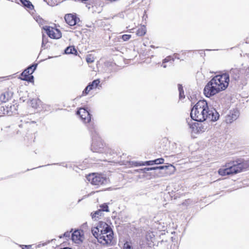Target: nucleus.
<instances>
[{"mask_svg": "<svg viewBox=\"0 0 249 249\" xmlns=\"http://www.w3.org/2000/svg\"><path fill=\"white\" fill-rule=\"evenodd\" d=\"M190 115L192 119L197 122H203L207 119L215 121L219 117L214 109L209 110L207 103L205 100L199 101L192 108Z\"/></svg>", "mask_w": 249, "mask_h": 249, "instance_id": "f257e3e1", "label": "nucleus"}, {"mask_svg": "<svg viewBox=\"0 0 249 249\" xmlns=\"http://www.w3.org/2000/svg\"><path fill=\"white\" fill-rule=\"evenodd\" d=\"M229 81V75L227 73L215 76L204 88V95L210 97L224 90L228 87Z\"/></svg>", "mask_w": 249, "mask_h": 249, "instance_id": "f03ea898", "label": "nucleus"}, {"mask_svg": "<svg viewBox=\"0 0 249 249\" xmlns=\"http://www.w3.org/2000/svg\"><path fill=\"white\" fill-rule=\"evenodd\" d=\"M225 169H219L218 174L222 176L230 175L234 174H237L241 172L243 170L247 169L248 165L246 162H238V161H233L232 163H227Z\"/></svg>", "mask_w": 249, "mask_h": 249, "instance_id": "7ed1b4c3", "label": "nucleus"}, {"mask_svg": "<svg viewBox=\"0 0 249 249\" xmlns=\"http://www.w3.org/2000/svg\"><path fill=\"white\" fill-rule=\"evenodd\" d=\"M103 230L100 233L98 242L103 245L110 244L113 238V232L111 228L106 223L103 222Z\"/></svg>", "mask_w": 249, "mask_h": 249, "instance_id": "20e7f679", "label": "nucleus"}, {"mask_svg": "<svg viewBox=\"0 0 249 249\" xmlns=\"http://www.w3.org/2000/svg\"><path fill=\"white\" fill-rule=\"evenodd\" d=\"M87 178L93 185L100 186L106 184L108 182V180L106 177L101 174L96 173L89 175L87 177Z\"/></svg>", "mask_w": 249, "mask_h": 249, "instance_id": "39448f33", "label": "nucleus"}, {"mask_svg": "<svg viewBox=\"0 0 249 249\" xmlns=\"http://www.w3.org/2000/svg\"><path fill=\"white\" fill-rule=\"evenodd\" d=\"M36 68V66L35 65L28 67L22 72L21 75L23 77H21L20 79L24 81L32 82L33 80L34 77L31 74L33 73Z\"/></svg>", "mask_w": 249, "mask_h": 249, "instance_id": "423d86ee", "label": "nucleus"}, {"mask_svg": "<svg viewBox=\"0 0 249 249\" xmlns=\"http://www.w3.org/2000/svg\"><path fill=\"white\" fill-rule=\"evenodd\" d=\"M43 29L46 31L48 36L52 38L58 39L61 37L60 31L57 29L46 26L43 27Z\"/></svg>", "mask_w": 249, "mask_h": 249, "instance_id": "0eeeda50", "label": "nucleus"}, {"mask_svg": "<svg viewBox=\"0 0 249 249\" xmlns=\"http://www.w3.org/2000/svg\"><path fill=\"white\" fill-rule=\"evenodd\" d=\"M239 115V111L237 110L234 109L230 111L229 114L227 115L225 121L227 123L231 124L238 118Z\"/></svg>", "mask_w": 249, "mask_h": 249, "instance_id": "6e6552de", "label": "nucleus"}, {"mask_svg": "<svg viewBox=\"0 0 249 249\" xmlns=\"http://www.w3.org/2000/svg\"><path fill=\"white\" fill-rule=\"evenodd\" d=\"M77 114L79 115L81 119L85 123H88L90 120V116L89 112L85 108H81L77 112Z\"/></svg>", "mask_w": 249, "mask_h": 249, "instance_id": "1a4fd4ad", "label": "nucleus"}, {"mask_svg": "<svg viewBox=\"0 0 249 249\" xmlns=\"http://www.w3.org/2000/svg\"><path fill=\"white\" fill-rule=\"evenodd\" d=\"M191 127L195 133H202L205 131L207 129V124L201 123H195L192 125Z\"/></svg>", "mask_w": 249, "mask_h": 249, "instance_id": "9d476101", "label": "nucleus"}, {"mask_svg": "<svg viewBox=\"0 0 249 249\" xmlns=\"http://www.w3.org/2000/svg\"><path fill=\"white\" fill-rule=\"evenodd\" d=\"M65 20L69 25L74 26L79 20V19L75 15L69 14L65 15Z\"/></svg>", "mask_w": 249, "mask_h": 249, "instance_id": "9b49d317", "label": "nucleus"}, {"mask_svg": "<svg viewBox=\"0 0 249 249\" xmlns=\"http://www.w3.org/2000/svg\"><path fill=\"white\" fill-rule=\"evenodd\" d=\"M83 235L82 231L75 230L71 235V239L74 242L78 243L82 241Z\"/></svg>", "mask_w": 249, "mask_h": 249, "instance_id": "f8f14e48", "label": "nucleus"}, {"mask_svg": "<svg viewBox=\"0 0 249 249\" xmlns=\"http://www.w3.org/2000/svg\"><path fill=\"white\" fill-rule=\"evenodd\" d=\"M102 223L103 222H101L97 227L93 228L91 230L93 235L97 238L98 240L100 236V233L102 232V231L104 229L103 228V225H102Z\"/></svg>", "mask_w": 249, "mask_h": 249, "instance_id": "ddd939ff", "label": "nucleus"}, {"mask_svg": "<svg viewBox=\"0 0 249 249\" xmlns=\"http://www.w3.org/2000/svg\"><path fill=\"white\" fill-rule=\"evenodd\" d=\"M11 98V95L9 92H5L2 94L0 96V100L2 102H6L8 101Z\"/></svg>", "mask_w": 249, "mask_h": 249, "instance_id": "4468645a", "label": "nucleus"}, {"mask_svg": "<svg viewBox=\"0 0 249 249\" xmlns=\"http://www.w3.org/2000/svg\"><path fill=\"white\" fill-rule=\"evenodd\" d=\"M22 4L29 9H33L34 6L32 3L28 0H20Z\"/></svg>", "mask_w": 249, "mask_h": 249, "instance_id": "2eb2a0df", "label": "nucleus"}, {"mask_svg": "<svg viewBox=\"0 0 249 249\" xmlns=\"http://www.w3.org/2000/svg\"><path fill=\"white\" fill-rule=\"evenodd\" d=\"M146 33V28L145 26H141L137 31L136 34L138 36H143Z\"/></svg>", "mask_w": 249, "mask_h": 249, "instance_id": "dca6fc26", "label": "nucleus"}, {"mask_svg": "<svg viewBox=\"0 0 249 249\" xmlns=\"http://www.w3.org/2000/svg\"><path fill=\"white\" fill-rule=\"evenodd\" d=\"M155 163L154 160L146 161L144 162H136V166L152 165Z\"/></svg>", "mask_w": 249, "mask_h": 249, "instance_id": "f3484780", "label": "nucleus"}, {"mask_svg": "<svg viewBox=\"0 0 249 249\" xmlns=\"http://www.w3.org/2000/svg\"><path fill=\"white\" fill-rule=\"evenodd\" d=\"M65 52L67 54H73V53H75V52H76V51L75 50V49H74V48L73 47L70 46V47H67L66 49Z\"/></svg>", "mask_w": 249, "mask_h": 249, "instance_id": "a211bd4d", "label": "nucleus"}, {"mask_svg": "<svg viewBox=\"0 0 249 249\" xmlns=\"http://www.w3.org/2000/svg\"><path fill=\"white\" fill-rule=\"evenodd\" d=\"M99 83L100 80L99 79H96L94 80L91 84H89L88 86H90L91 89H92L94 88H96Z\"/></svg>", "mask_w": 249, "mask_h": 249, "instance_id": "6ab92c4d", "label": "nucleus"}, {"mask_svg": "<svg viewBox=\"0 0 249 249\" xmlns=\"http://www.w3.org/2000/svg\"><path fill=\"white\" fill-rule=\"evenodd\" d=\"M178 90L179 92V98L182 99L184 98V91L183 90L182 87L179 85L178 86Z\"/></svg>", "mask_w": 249, "mask_h": 249, "instance_id": "aec40b11", "label": "nucleus"}, {"mask_svg": "<svg viewBox=\"0 0 249 249\" xmlns=\"http://www.w3.org/2000/svg\"><path fill=\"white\" fill-rule=\"evenodd\" d=\"M164 160L162 158H159L154 160L155 164H160L164 163Z\"/></svg>", "mask_w": 249, "mask_h": 249, "instance_id": "412c9836", "label": "nucleus"}, {"mask_svg": "<svg viewBox=\"0 0 249 249\" xmlns=\"http://www.w3.org/2000/svg\"><path fill=\"white\" fill-rule=\"evenodd\" d=\"M101 213H102L101 210L97 211L95 212L94 213L92 214V218L98 217V215H100L101 214Z\"/></svg>", "mask_w": 249, "mask_h": 249, "instance_id": "4be33fe9", "label": "nucleus"}, {"mask_svg": "<svg viewBox=\"0 0 249 249\" xmlns=\"http://www.w3.org/2000/svg\"><path fill=\"white\" fill-rule=\"evenodd\" d=\"M131 37L130 35H124L122 36V38L124 41H127Z\"/></svg>", "mask_w": 249, "mask_h": 249, "instance_id": "5701e85b", "label": "nucleus"}, {"mask_svg": "<svg viewBox=\"0 0 249 249\" xmlns=\"http://www.w3.org/2000/svg\"><path fill=\"white\" fill-rule=\"evenodd\" d=\"M71 231L65 232L63 235L60 236L59 237L62 238V237H65L66 238H69L71 236Z\"/></svg>", "mask_w": 249, "mask_h": 249, "instance_id": "b1692460", "label": "nucleus"}, {"mask_svg": "<svg viewBox=\"0 0 249 249\" xmlns=\"http://www.w3.org/2000/svg\"><path fill=\"white\" fill-rule=\"evenodd\" d=\"M101 207L103 211L109 212V210L108 209V206L106 204H104L102 205Z\"/></svg>", "mask_w": 249, "mask_h": 249, "instance_id": "393cba45", "label": "nucleus"}, {"mask_svg": "<svg viewBox=\"0 0 249 249\" xmlns=\"http://www.w3.org/2000/svg\"><path fill=\"white\" fill-rule=\"evenodd\" d=\"M168 166H157V167H153L154 169V170H157V169H160V170H161V169H167L168 168Z\"/></svg>", "mask_w": 249, "mask_h": 249, "instance_id": "a878e982", "label": "nucleus"}, {"mask_svg": "<svg viewBox=\"0 0 249 249\" xmlns=\"http://www.w3.org/2000/svg\"><path fill=\"white\" fill-rule=\"evenodd\" d=\"M90 90H91V88L90 87V86H88L86 88L85 90L83 91V94L85 93V94H87Z\"/></svg>", "mask_w": 249, "mask_h": 249, "instance_id": "bb28decb", "label": "nucleus"}, {"mask_svg": "<svg viewBox=\"0 0 249 249\" xmlns=\"http://www.w3.org/2000/svg\"><path fill=\"white\" fill-rule=\"evenodd\" d=\"M154 169L153 167H149V168H144L143 169H141V170L143 172V173H146V171H150V170H154Z\"/></svg>", "mask_w": 249, "mask_h": 249, "instance_id": "cd10ccee", "label": "nucleus"}, {"mask_svg": "<svg viewBox=\"0 0 249 249\" xmlns=\"http://www.w3.org/2000/svg\"><path fill=\"white\" fill-rule=\"evenodd\" d=\"M86 60L88 63H92L94 61V59L90 56L87 57Z\"/></svg>", "mask_w": 249, "mask_h": 249, "instance_id": "c85d7f7f", "label": "nucleus"}, {"mask_svg": "<svg viewBox=\"0 0 249 249\" xmlns=\"http://www.w3.org/2000/svg\"><path fill=\"white\" fill-rule=\"evenodd\" d=\"M124 249H133V248L128 243H125L124 244Z\"/></svg>", "mask_w": 249, "mask_h": 249, "instance_id": "c756f323", "label": "nucleus"}, {"mask_svg": "<svg viewBox=\"0 0 249 249\" xmlns=\"http://www.w3.org/2000/svg\"><path fill=\"white\" fill-rule=\"evenodd\" d=\"M47 40L46 39H45V36L44 35L42 36V46L44 45L45 44L47 43Z\"/></svg>", "mask_w": 249, "mask_h": 249, "instance_id": "7c9ffc66", "label": "nucleus"}, {"mask_svg": "<svg viewBox=\"0 0 249 249\" xmlns=\"http://www.w3.org/2000/svg\"><path fill=\"white\" fill-rule=\"evenodd\" d=\"M22 249H32L31 246H23Z\"/></svg>", "mask_w": 249, "mask_h": 249, "instance_id": "2f4dec72", "label": "nucleus"}, {"mask_svg": "<svg viewBox=\"0 0 249 249\" xmlns=\"http://www.w3.org/2000/svg\"><path fill=\"white\" fill-rule=\"evenodd\" d=\"M92 146L95 149V150H96L97 152H101V150L97 149V148L96 147V146H97V145H96V144L95 142L93 143Z\"/></svg>", "mask_w": 249, "mask_h": 249, "instance_id": "473e14b6", "label": "nucleus"}, {"mask_svg": "<svg viewBox=\"0 0 249 249\" xmlns=\"http://www.w3.org/2000/svg\"><path fill=\"white\" fill-rule=\"evenodd\" d=\"M169 61V59L168 58H165L163 61V63H166Z\"/></svg>", "mask_w": 249, "mask_h": 249, "instance_id": "72a5a7b5", "label": "nucleus"}, {"mask_svg": "<svg viewBox=\"0 0 249 249\" xmlns=\"http://www.w3.org/2000/svg\"><path fill=\"white\" fill-rule=\"evenodd\" d=\"M162 66L164 68H165L166 67V66L165 65H164V64H162Z\"/></svg>", "mask_w": 249, "mask_h": 249, "instance_id": "f704fd0d", "label": "nucleus"}, {"mask_svg": "<svg viewBox=\"0 0 249 249\" xmlns=\"http://www.w3.org/2000/svg\"><path fill=\"white\" fill-rule=\"evenodd\" d=\"M235 71H236V70H235ZM234 70H231L230 72L231 73L233 72H234Z\"/></svg>", "mask_w": 249, "mask_h": 249, "instance_id": "c9c22d12", "label": "nucleus"}]
</instances>
